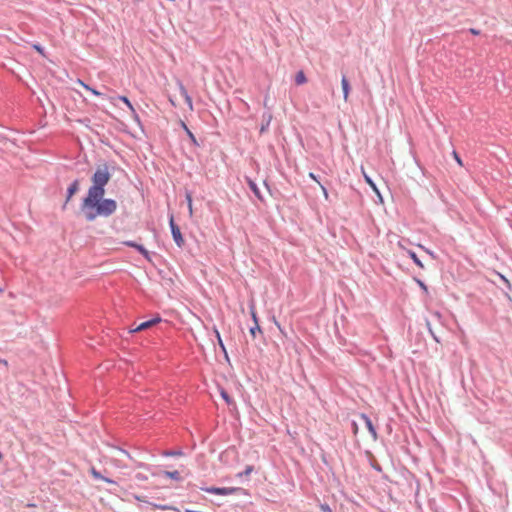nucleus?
<instances>
[{
	"mask_svg": "<svg viewBox=\"0 0 512 512\" xmlns=\"http://www.w3.org/2000/svg\"><path fill=\"white\" fill-rule=\"evenodd\" d=\"M309 177L311 179H313L314 181H316L318 184L320 183L319 180L317 179L316 175L312 172L309 173Z\"/></svg>",
	"mask_w": 512,
	"mask_h": 512,
	"instance_id": "31",
	"label": "nucleus"
},
{
	"mask_svg": "<svg viewBox=\"0 0 512 512\" xmlns=\"http://www.w3.org/2000/svg\"><path fill=\"white\" fill-rule=\"evenodd\" d=\"M77 83L79 85H81L84 89H86V90L90 91L91 93H93L94 95H96V96H100L101 95V93L99 91L91 88L89 85L85 84L82 80L78 79Z\"/></svg>",
	"mask_w": 512,
	"mask_h": 512,
	"instance_id": "12",
	"label": "nucleus"
},
{
	"mask_svg": "<svg viewBox=\"0 0 512 512\" xmlns=\"http://www.w3.org/2000/svg\"><path fill=\"white\" fill-rule=\"evenodd\" d=\"M125 245H127L129 247L136 248V246H138L139 244H136V243L131 242V241H127V242H125Z\"/></svg>",
	"mask_w": 512,
	"mask_h": 512,
	"instance_id": "30",
	"label": "nucleus"
},
{
	"mask_svg": "<svg viewBox=\"0 0 512 512\" xmlns=\"http://www.w3.org/2000/svg\"><path fill=\"white\" fill-rule=\"evenodd\" d=\"M220 394H221L222 398L226 401L227 404L233 403L232 399L230 398V396L228 395V393L225 390H221Z\"/></svg>",
	"mask_w": 512,
	"mask_h": 512,
	"instance_id": "23",
	"label": "nucleus"
},
{
	"mask_svg": "<svg viewBox=\"0 0 512 512\" xmlns=\"http://www.w3.org/2000/svg\"><path fill=\"white\" fill-rule=\"evenodd\" d=\"M111 174L107 164L99 165L94 172L88 189L87 196L83 199L81 208L88 221L97 217H109L117 209V203L113 199H104L105 186L110 181Z\"/></svg>",
	"mask_w": 512,
	"mask_h": 512,
	"instance_id": "1",
	"label": "nucleus"
},
{
	"mask_svg": "<svg viewBox=\"0 0 512 512\" xmlns=\"http://www.w3.org/2000/svg\"><path fill=\"white\" fill-rule=\"evenodd\" d=\"M33 48H34L37 52H39L40 54H42V55L44 54L43 48H42L40 45L34 44V45H33Z\"/></svg>",
	"mask_w": 512,
	"mask_h": 512,
	"instance_id": "29",
	"label": "nucleus"
},
{
	"mask_svg": "<svg viewBox=\"0 0 512 512\" xmlns=\"http://www.w3.org/2000/svg\"><path fill=\"white\" fill-rule=\"evenodd\" d=\"M256 332H261V327L259 323L254 324V326L250 328V334L252 335L253 338H255Z\"/></svg>",
	"mask_w": 512,
	"mask_h": 512,
	"instance_id": "22",
	"label": "nucleus"
},
{
	"mask_svg": "<svg viewBox=\"0 0 512 512\" xmlns=\"http://www.w3.org/2000/svg\"><path fill=\"white\" fill-rule=\"evenodd\" d=\"M252 471H253V467L247 466L246 469L244 470V472L240 473L239 476H242V475L248 476L251 474Z\"/></svg>",
	"mask_w": 512,
	"mask_h": 512,
	"instance_id": "25",
	"label": "nucleus"
},
{
	"mask_svg": "<svg viewBox=\"0 0 512 512\" xmlns=\"http://www.w3.org/2000/svg\"><path fill=\"white\" fill-rule=\"evenodd\" d=\"M181 91H182V94L185 95L187 102L191 106V104H192L191 98L187 95V92L183 86H181Z\"/></svg>",
	"mask_w": 512,
	"mask_h": 512,
	"instance_id": "27",
	"label": "nucleus"
},
{
	"mask_svg": "<svg viewBox=\"0 0 512 512\" xmlns=\"http://www.w3.org/2000/svg\"><path fill=\"white\" fill-rule=\"evenodd\" d=\"M341 86H342L344 101L347 102L348 98H349V93H350V85H349V82H348L346 76H342Z\"/></svg>",
	"mask_w": 512,
	"mask_h": 512,
	"instance_id": "6",
	"label": "nucleus"
},
{
	"mask_svg": "<svg viewBox=\"0 0 512 512\" xmlns=\"http://www.w3.org/2000/svg\"><path fill=\"white\" fill-rule=\"evenodd\" d=\"M360 419L364 422V424L367 427L368 431L370 432L372 438L374 440H376L377 439V432H376V429L373 426L372 421L370 420V418L367 417L365 414H361L360 415Z\"/></svg>",
	"mask_w": 512,
	"mask_h": 512,
	"instance_id": "5",
	"label": "nucleus"
},
{
	"mask_svg": "<svg viewBox=\"0 0 512 512\" xmlns=\"http://www.w3.org/2000/svg\"><path fill=\"white\" fill-rule=\"evenodd\" d=\"M235 491H236V488H227V487H223V488L211 487V488L206 489V492L215 494V495H230V494H233Z\"/></svg>",
	"mask_w": 512,
	"mask_h": 512,
	"instance_id": "4",
	"label": "nucleus"
},
{
	"mask_svg": "<svg viewBox=\"0 0 512 512\" xmlns=\"http://www.w3.org/2000/svg\"><path fill=\"white\" fill-rule=\"evenodd\" d=\"M169 224L171 227V232L175 243L177 244L178 247H182L185 241L182 237L179 227L174 222L173 216H171Z\"/></svg>",
	"mask_w": 512,
	"mask_h": 512,
	"instance_id": "2",
	"label": "nucleus"
},
{
	"mask_svg": "<svg viewBox=\"0 0 512 512\" xmlns=\"http://www.w3.org/2000/svg\"><path fill=\"white\" fill-rule=\"evenodd\" d=\"M0 364H3L5 366H8V362L7 360H4V359H0Z\"/></svg>",
	"mask_w": 512,
	"mask_h": 512,
	"instance_id": "35",
	"label": "nucleus"
},
{
	"mask_svg": "<svg viewBox=\"0 0 512 512\" xmlns=\"http://www.w3.org/2000/svg\"><path fill=\"white\" fill-rule=\"evenodd\" d=\"M2 292V290L0 289V293Z\"/></svg>",
	"mask_w": 512,
	"mask_h": 512,
	"instance_id": "36",
	"label": "nucleus"
},
{
	"mask_svg": "<svg viewBox=\"0 0 512 512\" xmlns=\"http://www.w3.org/2000/svg\"><path fill=\"white\" fill-rule=\"evenodd\" d=\"M119 100L124 102L127 105V107L131 110V112L135 113V109H134L133 105L131 104V102L129 101V99L126 96H119Z\"/></svg>",
	"mask_w": 512,
	"mask_h": 512,
	"instance_id": "17",
	"label": "nucleus"
},
{
	"mask_svg": "<svg viewBox=\"0 0 512 512\" xmlns=\"http://www.w3.org/2000/svg\"><path fill=\"white\" fill-rule=\"evenodd\" d=\"M214 332H215V335H216V337H217V341H218V344H219L220 348H221V349H222V351L224 352L225 357H226V358H228L226 348H225V346H224V343H223V341H222V338H221V336H220V333H219L218 329H217V328H214Z\"/></svg>",
	"mask_w": 512,
	"mask_h": 512,
	"instance_id": "11",
	"label": "nucleus"
},
{
	"mask_svg": "<svg viewBox=\"0 0 512 512\" xmlns=\"http://www.w3.org/2000/svg\"><path fill=\"white\" fill-rule=\"evenodd\" d=\"M136 249L147 259L150 260V254L149 252L142 246L138 245L136 246Z\"/></svg>",
	"mask_w": 512,
	"mask_h": 512,
	"instance_id": "19",
	"label": "nucleus"
},
{
	"mask_svg": "<svg viewBox=\"0 0 512 512\" xmlns=\"http://www.w3.org/2000/svg\"><path fill=\"white\" fill-rule=\"evenodd\" d=\"M319 186H320V188H321V191H322V194H323L324 198H325L326 200H328V198H329V194H328L327 189H326V188H325L321 183H319Z\"/></svg>",
	"mask_w": 512,
	"mask_h": 512,
	"instance_id": "26",
	"label": "nucleus"
},
{
	"mask_svg": "<svg viewBox=\"0 0 512 512\" xmlns=\"http://www.w3.org/2000/svg\"><path fill=\"white\" fill-rule=\"evenodd\" d=\"M79 190V181L78 180H75L68 188V194H67V198H66V203L68 201H70V199L72 198V196Z\"/></svg>",
	"mask_w": 512,
	"mask_h": 512,
	"instance_id": "7",
	"label": "nucleus"
},
{
	"mask_svg": "<svg viewBox=\"0 0 512 512\" xmlns=\"http://www.w3.org/2000/svg\"><path fill=\"white\" fill-rule=\"evenodd\" d=\"M306 82H307V78L305 76V73L302 70L298 71L295 76L296 85H303Z\"/></svg>",
	"mask_w": 512,
	"mask_h": 512,
	"instance_id": "8",
	"label": "nucleus"
},
{
	"mask_svg": "<svg viewBox=\"0 0 512 512\" xmlns=\"http://www.w3.org/2000/svg\"><path fill=\"white\" fill-rule=\"evenodd\" d=\"M250 314L254 321V324L258 323V317H257V313L255 310V305L253 303L250 305Z\"/></svg>",
	"mask_w": 512,
	"mask_h": 512,
	"instance_id": "20",
	"label": "nucleus"
},
{
	"mask_svg": "<svg viewBox=\"0 0 512 512\" xmlns=\"http://www.w3.org/2000/svg\"><path fill=\"white\" fill-rule=\"evenodd\" d=\"M362 174L364 176V179L366 181V183L373 189V191H375L377 194H379V191L375 185V183L372 181V179L366 174L364 168H362Z\"/></svg>",
	"mask_w": 512,
	"mask_h": 512,
	"instance_id": "9",
	"label": "nucleus"
},
{
	"mask_svg": "<svg viewBox=\"0 0 512 512\" xmlns=\"http://www.w3.org/2000/svg\"><path fill=\"white\" fill-rule=\"evenodd\" d=\"M182 124V127L185 129L187 135L189 136V138L191 139L192 143L194 145H198V142L194 136V134L188 129V127L186 126V124L184 122L181 123Z\"/></svg>",
	"mask_w": 512,
	"mask_h": 512,
	"instance_id": "15",
	"label": "nucleus"
},
{
	"mask_svg": "<svg viewBox=\"0 0 512 512\" xmlns=\"http://www.w3.org/2000/svg\"><path fill=\"white\" fill-rule=\"evenodd\" d=\"M353 431H354V434H356L358 432V426L355 422L353 423Z\"/></svg>",
	"mask_w": 512,
	"mask_h": 512,
	"instance_id": "33",
	"label": "nucleus"
},
{
	"mask_svg": "<svg viewBox=\"0 0 512 512\" xmlns=\"http://www.w3.org/2000/svg\"><path fill=\"white\" fill-rule=\"evenodd\" d=\"M272 120V115H268V120H267V123L265 125H262L261 129H260V133H264L267 129V127L269 126L270 122Z\"/></svg>",
	"mask_w": 512,
	"mask_h": 512,
	"instance_id": "24",
	"label": "nucleus"
},
{
	"mask_svg": "<svg viewBox=\"0 0 512 512\" xmlns=\"http://www.w3.org/2000/svg\"><path fill=\"white\" fill-rule=\"evenodd\" d=\"M320 508L323 512H332L331 508L327 504H322Z\"/></svg>",
	"mask_w": 512,
	"mask_h": 512,
	"instance_id": "28",
	"label": "nucleus"
},
{
	"mask_svg": "<svg viewBox=\"0 0 512 512\" xmlns=\"http://www.w3.org/2000/svg\"><path fill=\"white\" fill-rule=\"evenodd\" d=\"M90 472H91V475H92L95 479H100V480H103V481H105V482H107V483H113V481H112V480H110V479H108V478H106V477L102 476V475H101V474H100V473H99L95 468H92Z\"/></svg>",
	"mask_w": 512,
	"mask_h": 512,
	"instance_id": "10",
	"label": "nucleus"
},
{
	"mask_svg": "<svg viewBox=\"0 0 512 512\" xmlns=\"http://www.w3.org/2000/svg\"><path fill=\"white\" fill-rule=\"evenodd\" d=\"M469 31H470V33H472V34H474V35H478V34H480V31H479V30H476V29H474V28H471Z\"/></svg>",
	"mask_w": 512,
	"mask_h": 512,
	"instance_id": "32",
	"label": "nucleus"
},
{
	"mask_svg": "<svg viewBox=\"0 0 512 512\" xmlns=\"http://www.w3.org/2000/svg\"><path fill=\"white\" fill-rule=\"evenodd\" d=\"M164 475L177 481L181 480V476L178 471H165Z\"/></svg>",
	"mask_w": 512,
	"mask_h": 512,
	"instance_id": "14",
	"label": "nucleus"
},
{
	"mask_svg": "<svg viewBox=\"0 0 512 512\" xmlns=\"http://www.w3.org/2000/svg\"><path fill=\"white\" fill-rule=\"evenodd\" d=\"M451 155L453 156L454 160L457 162V164L460 166V167H464V164L462 162V159L460 157V155L458 154L457 151L453 150Z\"/></svg>",
	"mask_w": 512,
	"mask_h": 512,
	"instance_id": "18",
	"label": "nucleus"
},
{
	"mask_svg": "<svg viewBox=\"0 0 512 512\" xmlns=\"http://www.w3.org/2000/svg\"><path fill=\"white\" fill-rule=\"evenodd\" d=\"M186 200L188 203L189 214L192 215L193 214V204H192V197H191L190 193L186 194Z\"/></svg>",
	"mask_w": 512,
	"mask_h": 512,
	"instance_id": "21",
	"label": "nucleus"
},
{
	"mask_svg": "<svg viewBox=\"0 0 512 512\" xmlns=\"http://www.w3.org/2000/svg\"><path fill=\"white\" fill-rule=\"evenodd\" d=\"M159 322H161V318L160 317H156L154 319H151L149 321H145L141 324H139L137 327L135 328H131L129 330L130 333H136V332H140V331H143V330H146L156 324H158Z\"/></svg>",
	"mask_w": 512,
	"mask_h": 512,
	"instance_id": "3",
	"label": "nucleus"
},
{
	"mask_svg": "<svg viewBox=\"0 0 512 512\" xmlns=\"http://www.w3.org/2000/svg\"><path fill=\"white\" fill-rule=\"evenodd\" d=\"M274 322H275L276 326L278 327V329L281 331V333L284 334L280 324L276 320Z\"/></svg>",
	"mask_w": 512,
	"mask_h": 512,
	"instance_id": "34",
	"label": "nucleus"
},
{
	"mask_svg": "<svg viewBox=\"0 0 512 512\" xmlns=\"http://www.w3.org/2000/svg\"><path fill=\"white\" fill-rule=\"evenodd\" d=\"M249 187L251 188V190L254 192V194L256 195V197L258 199H260V200L263 199L257 185L251 180L249 181Z\"/></svg>",
	"mask_w": 512,
	"mask_h": 512,
	"instance_id": "13",
	"label": "nucleus"
},
{
	"mask_svg": "<svg viewBox=\"0 0 512 512\" xmlns=\"http://www.w3.org/2000/svg\"><path fill=\"white\" fill-rule=\"evenodd\" d=\"M409 256L413 259V261L415 262V264H417L419 267H423L420 259L417 257L416 253L411 251V250H408L407 251Z\"/></svg>",
	"mask_w": 512,
	"mask_h": 512,
	"instance_id": "16",
	"label": "nucleus"
}]
</instances>
